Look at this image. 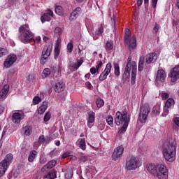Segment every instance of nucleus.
<instances>
[{
    "instance_id": "nucleus-1",
    "label": "nucleus",
    "mask_w": 179,
    "mask_h": 179,
    "mask_svg": "<svg viewBox=\"0 0 179 179\" xmlns=\"http://www.w3.org/2000/svg\"><path fill=\"white\" fill-rule=\"evenodd\" d=\"M146 170L158 179H169V169L166 164H159L158 166L154 164H148L146 165Z\"/></svg>"
},
{
    "instance_id": "nucleus-2",
    "label": "nucleus",
    "mask_w": 179,
    "mask_h": 179,
    "mask_svg": "<svg viewBox=\"0 0 179 179\" xmlns=\"http://www.w3.org/2000/svg\"><path fill=\"white\" fill-rule=\"evenodd\" d=\"M162 155L166 162L173 163L176 160L177 147L176 146V141L174 140H170L164 143Z\"/></svg>"
},
{
    "instance_id": "nucleus-3",
    "label": "nucleus",
    "mask_w": 179,
    "mask_h": 179,
    "mask_svg": "<svg viewBox=\"0 0 179 179\" xmlns=\"http://www.w3.org/2000/svg\"><path fill=\"white\" fill-rule=\"evenodd\" d=\"M129 121H131V116L128 115V113L127 112H120L117 111L115 114V122L116 125L120 126L123 124V126L119 131V134H124L125 131H127V128H128V125L129 124Z\"/></svg>"
},
{
    "instance_id": "nucleus-4",
    "label": "nucleus",
    "mask_w": 179,
    "mask_h": 179,
    "mask_svg": "<svg viewBox=\"0 0 179 179\" xmlns=\"http://www.w3.org/2000/svg\"><path fill=\"white\" fill-rule=\"evenodd\" d=\"M137 69H138V66L136 65V62L134 61L131 62V59H128L123 76L126 79H129V76H131V85H134L136 80Z\"/></svg>"
},
{
    "instance_id": "nucleus-5",
    "label": "nucleus",
    "mask_w": 179,
    "mask_h": 179,
    "mask_svg": "<svg viewBox=\"0 0 179 179\" xmlns=\"http://www.w3.org/2000/svg\"><path fill=\"white\" fill-rule=\"evenodd\" d=\"M34 37V34L30 31L29 25H22L20 27L18 38L22 43L27 44L31 41Z\"/></svg>"
},
{
    "instance_id": "nucleus-6",
    "label": "nucleus",
    "mask_w": 179,
    "mask_h": 179,
    "mask_svg": "<svg viewBox=\"0 0 179 179\" xmlns=\"http://www.w3.org/2000/svg\"><path fill=\"white\" fill-rule=\"evenodd\" d=\"M157 61V54L155 52L148 54L145 57H140L138 71H143V65L153 64Z\"/></svg>"
},
{
    "instance_id": "nucleus-7",
    "label": "nucleus",
    "mask_w": 179,
    "mask_h": 179,
    "mask_svg": "<svg viewBox=\"0 0 179 179\" xmlns=\"http://www.w3.org/2000/svg\"><path fill=\"white\" fill-rule=\"evenodd\" d=\"M13 159V155L8 154L5 159L0 162V177H2L6 173V170L9 168Z\"/></svg>"
},
{
    "instance_id": "nucleus-8",
    "label": "nucleus",
    "mask_w": 179,
    "mask_h": 179,
    "mask_svg": "<svg viewBox=\"0 0 179 179\" xmlns=\"http://www.w3.org/2000/svg\"><path fill=\"white\" fill-rule=\"evenodd\" d=\"M139 167H141V163H139V160L136 157H130L126 160L125 170L131 171L132 170H136Z\"/></svg>"
},
{
    "instance_id": "nucleus-9",
    "label": "nucleus",
    "mask_w": 179,
    "mask_h": 179,
    "mask_svg": "<svg viewBox=\"0 0 179 179\" xmlns=\"http://www.w3.org/2000/svg\"><path fill=\"white\" fill-rule=\"evenodd\" d=\"M149 113H150V106H149L148 104H145L141 108L139 113L140 122H141L142 124L146 122V120L148 118V115H149Z\"/></svg>"
},
{
    "instance_id": "nucleus-10",
    "label": "nucleus",
    "mask_w": 179,
    "mask_h": 179,
    "mask_svg": "<svg viewBox=\"0 0 179 179\" xmlns=\"http://www.w3.org/2000/svg\"><path fill=\"white\" fill-rule=\"evenodd\" d=\"M51 51H52V44L46 45L44 47L41 57V64L42 65L45 64V61H47V59H48V57L51 55Z\"/></svg>"
},
{
    "instance_id": "nucleus-11",
    "label": "nucleus",
    "mask_w": 179,
    "mask_h": 179,
    "mask_svg": "<svg viewBox=\"0 0 179 179\" xmlns=\"http://www.w3.org/2000/svg\"><path fill=\"white\" fill-rule=\"evenodd\" d=\"M166 71L162 69H158L155 76V83H163L166 80Z\"/></svg>"
},
{
    "instance_id": "nucleus-12",
    "label": "nucleus",
    "mask_w": 179,
    "mask_h": 179,
    "mask_svg": "<svg viewBox=\"0 0 179 179\" xmlns=\"http://www.w3.org/2000/svg\"><path fill=\"white\" fill-rule=\"evenodd\" d=\"M17 60V57L16 55H10L7 57L6 60L4 61L3 65L5 68H10L15 62Z\"/></svg>"
},
{
    "instance_id": "nucleus-13",
    "label": "nucleus",
    "mask_w": 179,
    "mask_h": 179,
    "mask_svg": "<svg viewBox=\"0 0 179 179\" xmlns=\"http://www.w3.org/2000/svg\"><path fill=\"white\" fill-rule=\"evenodd\" d=\"M11 120L13 124H19L22 120H24V113L15 112L13 113Z\"/></svg>"
},
{
    "instance_id": "nucleus-14",
    "label": "nucleus",
    "mask_w": 179,
    "mask_h": 179,
    "mask_svg": "<svg viewBox=\"0 0 179 179\" xmlns=\"http://www.w3.org/2000/svg\"><path fill=\"white\" fill-rule=\"evenodd\" d=\"M169 78H171V82H177L179 79V65L175 66L170 72Z\"/></svg>"
},
{
    "instance_id": "nucleus-15",
    "label": "nucleus",
    "mask_w": 179,
    "mask_h": 179,
    "mask_svg": "<svg viewBox=\"0 0 179 179\" xmlns=\"http://www.w3.org/2000/svg\"><path fill=\"white\" fill-rule=\"evenodd\" d=\"M171 106H174V99L169 98L166 101L165 105L164 106V112L162 113L163 117H167L169 115V108H171Z\"/></svg>"
},
{
    "instance_id": "nucleus-16",
    "label": "nucleus",
    "mask_w": 179,
    "mask_h": 179,
    "mask_svg": "<svg viewBox=\"0 0 179 179\" xmlns=\"http://www.w3.org/2000/svg\"><path fill=\"white\" fill-rule=\"evenodd\" d=\"M111 68H113V66H111V63H108L106 64L105 70L99 76V80L103 81L107 79V76H108V75H110V72H111Z\"/></svg>"
},
{
    "instance_id": "nucleus-17",
    "label": "nucleus",
    "mask_w": 179,
    "mask_h": 179,
    "mask_svg": "<svg viewBox=\"0 0 179 179\" xmlns=\"http://www.w3.org/2000/svg\"><path fill=\"white\" fill-rule=\"evenodd\" d=\"M54 16V13L50 9H48L46 10V13H44L41 18V20L42 23H44L45 22H50L51 20V17Z\"/></svg>"
},
{
    "instance_id": "nucleus-18",
    "label": "nucleus",
    "mask_w": 179,
    "mask_h": 179,
    "mask_svg": "<svg viewBox=\"0 0 179 179\" xmlns=\"http://www.w3.org/2000/svg\"><path fill=\"white\" fill-rule=\"evenodd\" d=\"M124 153V148L122 147H117L116 149H115L113 154L112 155L113 160H118V157H120Z\"/></svg>"
},
{
    "instance_id": "nucleus-19",
    "label": "nucleus",
    "mask_w": 179,
    "mask_h": 179,
    "mask_svg": "<svg viewBox=\"0 0 179 179\" xmlns=\"http://www.w3.org/2000/svg\"><path fill=\"white\" fill-rule=\"evenodd\" d=\"M83 64V59H80L77 61V62H70L69 63V68H71V69H73L74 71H78L80 66Z\"/></svg>"
},
{
    "instance_id": "nucleus-20",
    "label": "nucleus",
    "mask_w": 179,
    "mask_h": 179,
    "mask_svg": "<svg viewBox=\"0 0 179 179\" xmlns=\"http://www.w3.org/2000/svg\"><path fill=\"white\" fill-rule=\"evenodd\" d=\"M53 88L56 93H61L65 90V84L62 82L56 83Z\"/></svg>"
},
{
    "instance_id": "nucleus-21",
    "label": "nucleus",
    "mask_w": 179,
    "mask_h": 179,
    "mask_svg": "<svg viewBox=\"0 0 179 179\" xmlns=\"http://www.w3.org/2000/svg\"><path fill=\"white\" fill-rule=\"evenodd\" d=\"M33 129L31 126H25L22 128L21 133L22 135H24L25 136H30V134H32Z\"/></svg>"
},
{
    "instance_id": "nucleus-22",
    "label": "nucleus",
    "mask_w": 179,
    "mask_h": 179,
    "mask_svg": "<svg viewBox=\"0 0 179 179\" xmlns=\"http://www.w3.org/2000/svg\"><path fill=\"white\" fill-rule=\"evenodd\" d=\"M9 93V85L6 84L0 91L1 99H5Z\"/></svg>"
},
{
    "instance_id": "nucleus-23",
    "label": "nucleus",
    "mask_w": 179,
    "mask_h": 179,
    "mask_svg": "<svg viewBox=\"0 0 179 179\" xmlns=\"http://www.w3.org/2000/svg\"><path fill=\"white\" fill-rule=\"evenodd\" d=\"M47 108H48V101H44L42 105L38 108V114H40V115L44 114Z\"/></svg>"
},
{
    "instance_id": "nucleus-24",
    "label": "nucleus",
    "mask_w": 179,
    "mask_h": 179,
    "mask_svg": "<svg viewBox=\"0 0 179 179\" xmlns=\"http://www.w3.org/2000/svg\"><path fill=\"white\" fill-rule=\"evenodd\" d=\"M55 166H57V161L52 160L41 169V171L44 173V171H46L47 169H52V167H55Z\"/></svg>"
},
{
    "instance_id": "nucleus-25",
    "label": "nucleus",
    "mask_w": 179,
    "mask_h": 179,
    "mask_svg": "<svg viewBox=\"0 0 179 179\" xmlns=\"http://www.w3.org/2000/svg\"><path fill=\"white\" fill-rule=\"evenodd\" d=\"M101 66H103V62H101V60H100L98 62L96 67H92L90 69V72H91L92 75H94L95 73H99V69H100V68H101Z\"/></svg>"
},
{
    "instance_id": "nucleus-26",
    "label": "nucleus",
    "mask_w": 179,
    "mask_h": 179,
    "mask_svg": "<svg viewBox=\"0 0 179 179\" xmlns=\"http://www.w3.org/2000/svg\"><path fill=\"white\" fill-rule=\"evenodd\" d=\"M88 115H89V117H88L87 126L89 128H92V127H93V123L94 122L95 113L94 112H89Z\"/></svg>"
},
{
    "instance_id": "nucleus-27",
    "label": "nucleus",
    "mask_w": 179,
    "mask_h": 179,
    "mask_svg": "<svg viewBox=\"0 0 179 179\" xmlns=\"http://www.w3.org/2000/svg\"><path fill=\"white\" fill-rule=\"evenodd\" d=\"M135 47H136V37L132 36V38L129 40V48L130 50H134Z\"/></svg>"
},
{
    "instance_id": "nucleus-28",
    "label": "nucleus",
    "mask_w": 179,
    "mask_h": 179,
    "mask_svg": "<svg viewBox=\"0 0 179 179\" xmlns=\"http://www.w3.org/2000/svg\"><path fill=\"white\" fill-rule=\"evenodd\" d=\"M44 178H48V179L57 178V172L55 171V170H52L47 175L44 176Z\"/></svg>"
},
{
    "instance_id": "nucleus-29",
    "label": "nucleus",
    "mask_w": 179,
    "mask_h": 179,
    "mask_svg": "<svg viewBox=\"0 0 179 179\" xmlns=\"http://www.w3.org/2000/svg\"><path fill=\"white\" fill-rule=\"evenodd\" d=\"M36 156H37V152L36 150L31 151L28 157V161L31 163V162L34 161V159H36Z\"/></svg>"
},
{
    "instance_id": "nucleus-30",
    "label": "nucleus",
    "mask_w": 179,
    "mask_h": 179,
    "mask_svg": "<svg viewBox=\"0 0 179 179\" xmlns=\"http://www.w3.org/2000/svg\"><path fill=\"white\" fill-rule=\"evenodd\" d=\"M105 48L108 51H111V50H113V48H114V43L113 42V41H108L106 43Z\"/></svg>"
},
{
    "instance_id": "nucleus-31",
    "label": "nucleus",
    "mask_w": 179,
    "mask_h": 179,
    "mask_svg": "<svg viewBox=\"0 0 179 179\" xmlns=\"http://www.w3.org/2000/svg\"><path fill=\"white\" fill-rule=\"evenodd\" d=\"M55 12L57 13V15H59V16H64V10L61 6H56L55 8Z\"/></svg>"
},
{
    "instance_id": "nucleus-32",
    "label": "nucleus",
    "mask_w": 179,
    "mask_h": 179,
    "mask_svg": "<svg viewBox=\"0 0 179 179\" xmlns=\"http://www.w3.org/2000/svg\"><path fill=\"white\" fill-rule=\"evenodd\" d=\"M113 66H114V73H115V76H117V77L120 76V64H118L117 63H114Z\"/></svg>"
},
{
    "instance_id": "nucleus-33",
    "label": "nucleus",
    "mask_w": 179,
    "mask_h": 179,
    "mask_svg": "<svg viewBox=\"0 0 179 179\" xmlns=\"http://www.w3.org/2000/svg\"><path fill=\"white\" fill-rule=\"evenodd\" d=\"M78 146L83 150H86V140L85 138H82L78 143Z\"/></svg>"
},
{
    "instance_id": "nucleus-34",
    "label": "nucleus",
    "mask_w": 179,
    "mask_h": 179,
    "mask_svg": "<svg viewBox=\"0 0 179 179\" xmlns=\"http://www.w3.org/2000/svg\"><path fill=\"white\" fill-rule=\"evenodd\" d=\"M51 75V70H50L49 68H45L42 74V77L44 78H48Z\"/></svg>"
},
{
    "instance_id": "nucleus-35",
    "label": "nucleus",
    "mask_w": 179,
    "mask_h": 179,
    "mask_svg": "<svg viewBox=\"0 0 179 179\" xmlns=\"http://www.w3.org/2000/svg\"><path fill=\"white\" fill-rule=\"evenodd\" d=\"M131 37V31L129 29H125L124 41L128 43L129 38Z\"/></svg>"
},
{
    "instance_id": "nucleus-36",
    "label": "nucleus",
    "mask_w": 179,
    "mask_h": 179,
    "mask_svg": "<svg viewBox=\"0 0 179 179\" xmlns=\"http://www.w3.org/2000/svg\"><path fill=\"white\" fill-rule=\"evenodd\" d=\"M103 31H104L103 27H100L99 28V30L96 31V36H94V40H97L99 36H100V34H102Z\"/></svg>"
},
{
    "instance_id": "nucleus-37",
    "label": "nucleus",
    "mask_w": 179,
    "mask_h": 179,
    "mask_svg": "<svg viewBox=\"0 0 179 179\" xmlns=\"http://www.w3.org/2000/svg\"><path fill=\"white\" fill-rule=\"evenodd\" d=\"M90 157L88 155L83 154L80 157H79V162H81L83 163H85V162H87L89 160Z\"/></svg>"
},
{
    "instance_id": "nucleus-38",
    "label": "nucleus",
    "mask_w": 179,
    "mask_h": 179,
    "mask_svg": "<svg viewBox=\"0 0 179 179\" xmlns=\"http://www.w3.org/2000/svg\"><path fill=\"white\" fill-rule=\"evenodd\" d=\"M96 107H98V108H101V107H103V106H104V100H103L101 99H98L96 101Z\"/></svg>"
},
{
    "instance_id": "nucleus-39",
    "label": "nucleus",
    "mask_w": 179,
    "mask_h": 179,
    "mask_svg": "<svg viewBox=\"0 0 179 179\" xmlns=\"http://www.w3.org/2000/svg\"><path fill=\"white\" fill-rule=\"evenodd\" d=\"M106 122H107L108 125H110V127H113V124L114 122V119L113 118V116L109 115L106 118Z\"/></svg>"
},
{
    "instance_id": "nucleus-40",
    "label": "nucleus",
    "mask_w": 179,
    "mask_h": 179,
    "mask_svg": "<svg viewBox=\"0 0 179 179\" xmlns=\"http://www.w3.org/2000/svg\"><path fill=\"white\" fill-rule=\"evenodd\" d=\"M78 16H79L78 13L73 10V11L71 13V15H70V20H75V19H76Z\"/></svg>"
},
{
    "instance_id": "nucleus-41",
    "label": "nucleus",
    "mask_w": 179,
    "mask_h": 179,
    "mask_svg": "<svg viewBox=\"0 0 179 179\" xmlns=\"http://www.w3.org/2000/svg\"><path fill=\"white\" fill-rule=\"evenodd\" d=\"M50 120H51V113L47 112L45 114V116H44V118H43V121L45 122H48V121H50Z\"/></svg>"
},
{
    "instance_id": "nucleus-42",
    "label": "nucleus",
    "mask_w": 179,
    "mask_h": 179,
    "mask_svg": "<svg viewBox=\"0 0 179 179\" xmlns=\"http://www.w3.org/2000/svg\"><path fill=\"white\" fill-rule=\"evenodd\" d=\"M61 51V49L59 48V46H56L55 48V59H57L58 57H59V52Z\"/></svg>"
},
{
    "instance_id": "nucleus-43",
    "label": "nucleus",
    "mask_w": 179,
    "mask_h": 179,
    "mask_svg": "<svg viewBox=\"0 0 179 179\" xmlns=\"http://www.w3.org/2000/svg\"><path fill=\"white\" fill-rule=\"evenodd\" d=\"M67 52H72V51H73V43H72V42H69L67 44Z\"/></svg>"
},
{
    "instance_id": "nucleus-44",
    "label": "nucleus",
    "mask_w": 179,
    "mask_h": 179,
    "mask_svg": "<svg viewBox=\"0 0 179 179\" xmlns=\"http://www.w3.org/2000/svg\"><path fill=\"white\" fill-rule=\"evenodd\" d=\"M8 54V50H6L5 48H1L0 47V58L1 57H3Z\"/></svg>"
},
{
    "instance_id": "nucleus-45",
    "label": "nucleus",
    "mask_w": 179,
    "mask_h": 179,
    "mask_svg": "<svg viewBox=\"0 0 179 179\" xmlns=\"http://www.w3.org/2000/svg\"><path fill=\"white\" fill-rule=\"evenodd\" d=\"M33 103L35 105L41 103V98H40V96H34L33 99Z\"/></svg>"
},
{
    "instance_id": "nucleus-46",
    "label": "nucleus",
    "mask_w": 179,
    "mask_h": 179,
    "mask_svg": "<svg viewBox=\"0 0 179 179\" xmlns=\"http://www.w3.org/2000/svg\"><path fill=\"white\" fill-rule=\"evenodd\" d=\"M159 30H160V24L155 23L154 27H153V33H158Z\"/></svg>"
},
{
    "instance_id": "nucleus-47",
    "label": "nucleus",
    "mask_w": 179,
    "mask_h": 179,
    "mask_svg": "<svg viewBox=\"0 0 179 179\" xmlns=\"http://www.w3.org/2000/svg\"><path fill=\"white\" fill-rule=\"evenodd\" d=\"M169 93L162 92V100H166V99H169Z\"/></svg>"
},
{
    "instance_id": "nucleus-48",
    "label": "nucleus",
    "mask_w": 179,
    "mask_h": 179,
    "mask_svg": "<svg viewBox=\"0 0 179 179\" xmlns=\"http://www.w3.org/2000/svg\"><path fill=\"white\" fill-rule=\"evenodd\" d=\"M173 122H174L175 125H176V127H179V117H178L173 118Z\"/></svg>"
},
{
    "instance_id": "nucleus-49",
    "label": "nucleus",
    "mask_w": 179,
    "mask_h": 179,
    "mask_svg": "<svg viewBox=\"0 0 179 179\" xmlns=\"http://www.w3.org/2000/svg\"><path fill=\"white\" fill-rule=\"evenodd\" d=\"M44 141H45V139L44 138V136H41L39 138H38V144L39 145H41V143H43L44 142Z\"/></svg>"
},
{
    "instance_id": "nucleus-50",
    "label": "nucleus",
    "mask_w": 179,
    "mask_h": 179,
    "mask_svg": "<svg viewBox=\"0 0 179 179\" xmlns=\"http://www.w3.org/2000/svg\"><path fill=\"white\" fill-rule=\"evenodd\" d=\"M46 162H47V158H45L44 157H41V159H40L41 164H45V163H46Z\"/></svg>"
},
{
    "instance_id": "nucleus-51",
    "label": "nucleus",
    "mask_w": 179,
    "mask_h": 179,
    "mask_svg": "<svg viewBox=\"0 0 179 179\" xmlns=\"http://www.w3.org/2000/svg\"><path fill=\"white\" fill-rule=\"evenodd\" d=\"M84 50L85 49L83 48V45L78 46V54H79V55H82V52H83Z\"/></svg>"
},
{
    "instance_id": "nucleus-52",
    "label": "nucleus",
    "mask_w": 179,
    "mask_h": 179,
    "mask_svg": "<svg viewBox=\"0 0 179 179\" xmlns=\"http://www.w3.org/2000/svg\"><path fill=\"white\" fill-rule=\"evenodd\" d=\"M85 86L86 87H87L88 89H92V87H93L92 85V83H90V82H87L85 83Z\"/></svg>"
},
{
    "instance_id": "nucleus-53",
    "label": "nucleus",
    "mask_w": 179,
    "mask_h": 179,
    "mask_svg": "<svg viewBox=\"0 0 179 179\" xmlns=\"http://www.w3.org/2000/svg\"><path fill=\"white\" fill-rule=\"evenodd\" d=\"M61 31L62 29L59 27L55 29V33H57V34H59V33H61Z\"/></svg>"
},
{
    "instance_id": "nucleus-54",
    "label": "nucleus",
    "mask_w": 179,
    "mask_h": 179,
    "mask_svg": "<svg viewBox=\"0 0 179 179\" xmlns=\"http://www.w3.org/2000/svg\"><path fill=\"white\" fill-rule=\"evenodd\" d=\"M152 113L155 115H159L160 114V110L153 109Z\"/></svg>"
},
{
    "instance_id": "nucleus-55",
    "label": "nucleus",
    "mask_w": 179,
    "mask_h": 179,
    "mask_svg": "<svg viewBox=\"0 0 179 179\" xmlns=\"http://www.w3.org/2000/svg\"><path fill=\"white\" fill-rule=\"evenodd\" d=\"M81 11H82V8H80V7H77L74 10V12H77V13H78V15H79L80 12H81Z\"/></svg>"
},
{
    "instance_id": "nucleus-56",
    "label": "nucleus",
    "mask_w": 179,
    "mask_h": 179,
    "mask_svg": "<svg viewBox=\"0 0 179 179\" xmlns=\"http://www.w3.org/2000/svg\"><path fill=\"white\" fill-rule=\"evenodd\" d=\"M158 0H152V6L153 8H156V5H157Z\"/></svg>"
},
{
    "instance_id": "nucleus-57",
    "label": "nucleus",
    "mask_w": 179,
    "mask_h": 179,
    "mask_svg": "<svg viewBox=\"0 0 179 179\" xmlns=\"http://www.w3.org/2000/svg\"><path fill=\"white\" fill-rule=\"evenodd\" d=\"M36 43H41V37L36 36Z\"/></svg>"
},
{
    "instance_id": "nucleus-58",
    "label": "nucleus",
    "mask_w": 179,
    "mask_h": 179,
    "mask_svg": "<svg viewBox=\"0 0 179 179\" xmlns=\"http://www.w3.org/2000/svg\"><path fill=\"white\" fill-rule=\"evenodd\" d=\"M142 2H143V0H137L138 6H141V5H142Z\"/></svg>"
},
{
    "instance_id": "nucleus-59",
    "label": "nucleus",
    "mask_w": 179,
    "mask_h": 179,
    "mask_svg": "<svg viewBox=\"0 0 179 179\" xmlns=\"http://www.w3.org/2000/svg\"><path fill=\"white\" fill-rule=\"evenodd\" d=\"M3 110H5V108H3L1 105H0V114H1V113H3Z\"/></svg>"
},
{
    "instance_id": "nucleus-60",
    "label": "nucleus",
    "mask_w": 179,
    "mask_h": 179,
    "mask_svg": "<svg viewBox=\"0 0 179 179\" xmlns=\"http://www.w3.org/2000/svg\"><path fill=\"white\" fill-rule=\"evenodd\" d=\"M100 127H101V128H100ZM99 127L100 128L101 131H103V129H104V124H99Z\"/></svg>"
},
{
    "instance_id": "nucleus-61",
    "label": "nucleus",
    "mask_w": 179,
    "mask_h": 179,
    "mask_svg": "<svg viewBox=\"0 0 179 179\" xmlns=\"http://www.w3.org/2000/svg\"><path fill=\"white\" fill-rule=\"evenodd\" d=\"M68 154H63V155H62V159H66L67 157H68Z\"/></svg>"
},
{
    "instance_id": "nucleus-62",
    "label": "nucleus",
    "mask_w": 179,
    "mask_h": 179,
    "mask_svg": "<svg viewBox=\"0 0 179 179\" xmlns=\"http://www.w3.org/2000/svg\"><path fill=\"white\" fill-rule=\"evenodd\" d=\"M55 145H56V146H59V145H61V141H57Z\"/></svg>"
},
{
    "instance_id": "nucleus-63",
    "label": "nucleus",
    "mask_w": 179,
    "mask_h": 179,
    "mask_svg": "<svg viewBox=\"0 0 179 179\" xmlns=\"http://www.w3.org/2000/svg\"><path fill=\"white\" fill-rule=\"evenodd\" d=\"M48 40V37L44 36L43 37V41H47Z\"/></svg>"
},
{
    "instance_id": "nucleus-64",
    "label": "nucleus",
    "mask_w": 179,
    "mask_h": 179,
    "mask_svg": "<svg viewBox=\"0 0 179 179\" xmlns=\"http://www.w3.org/2000/svg\"><path fill=\"white\" fill-rule=\"evenodd\" d=\"M85 77L89 79V78H90V73L86 74Z\"/></svg>"
}]
</instances>
